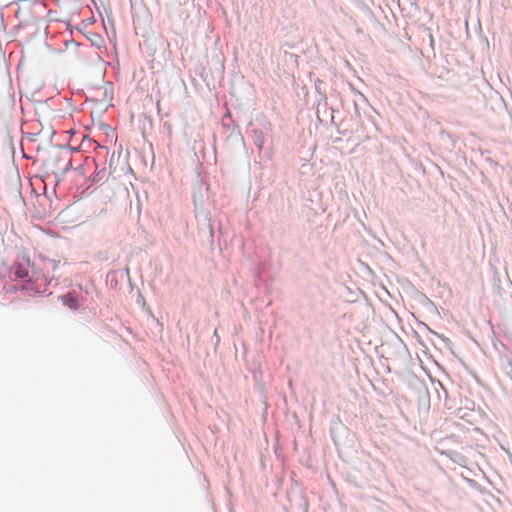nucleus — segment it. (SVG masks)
Listing matches in <instances>:
<instances>
[{
	"mask_svg": "<svg viewBox=\"0 0 512 512\" xmlns=\"http://www.w3.org/2000/svg\"><path fill=\"white\" fill-rule=\"evenodd\" d=\"M50 280L40 273H34L23 285V289L31 293H45L48 290Z\"/></svg>",
	"mask_w": 512,
	"mask_h": 512,
	"instance_id": "obj_1",
	"label": "nucleus"
},
{
	"mask_svg": "<svg viewBox=\"0 0 512 512\" xmlns=\"http://www.w3.org/2000/svg\"><path fill=\"white\" fill-rule=\"evenodd\" d=\"M113 90V84L106 82L103 87L98 88L96 91L98 101L109 104L113 99Z\"/></svg>",
	"mask_w": 512,
	"mask_h": 512,
	"instance_id": "obj_2",
	"label": "nucleus"
},
{
	"mask_svg": "<svg viewBox=\"0 0 512 512\" xmlns=\"http://www.w3.org/2000/svg\"><path fill=\"white\" fill-rule=\"evenodd\" d=\"M63 305L71 310H78L80 308V302L78 297L74 293H68L61 297Z\"/></svg>",
	"mask_w": 512,
	"mask_h": 512,
	"instance_id": "obj_3",
	"label": "nucleus"
},
{
	"mask_svg": "<svg viewBox=\"0 0 512 512\" xmlns=\"http://www.w3.org/2000/svg\"><path fill=\"white\" fill-rule=\"evenodd\" d=\"M10 273H11V277H13L15 279H24V278L29 277L28 269L21 264L13 265Z\"/></svg>",
	"mask_w": 512,
	"mask_h": 512,
	"instance_id": "obj_4",
	"label": "nucleus"
},
{
	"mask_svg": "<svg viewBox=\"0 0 512 512\" xmlns=\"http://www.w3.org/2000/svg\"><path fill=\"white\" fill-rule=\"evenodd\" d=\"M100 128L106 129V128H110V126L107 124H101Z\"/></svg>",
	"mask_w": 512,
	"mask_h": 512,
	"instance_id": "obj_5",
	"label": "nucleus"
},
{
	"mask_svg": "<svg viewBox=\"0 0 512 512\" xmlns=\"http://www.w3.org/2000/svg\"><path fill=\"white\" fill-rule=\"evenodd\" d=\"M67 133L70 135H74L76 133V130H68Z\"/></svg>",
	"mask_w": 512,
	"mask_h": 512,
	"instance_id": "obj_6",
	"label": "nucleus"
},
{
	"mask_svg": "<svg viewBox=\"0 0 512 512\" xmlns=\"http://www.w3.org/2000/svg\"><path fill=\"white\" fill-rule=\"evenodd\" d=\"M372 123H373V125H374L376 128H378V126H379V123H378V122H376L375 120H372Z\"/></svg>",
	"mask_w": 512,
	"mask_h": 512,
	"instance_id": "obj_7",
	"label": "nucleus"
},
{
	"mask_svg": "<svg viewBox=\"0 0 512 512\" xmlns=\"http://www.w3.org/2000/svg\"><path fill=\"white\" fill-rule=\"evenodd\" d=\"M357 94H358V95H359L363 100H365V96H364L362 93L357 92Z\"/></svg>",
	"mask_w": 512,
	"mask_h": 512,
	"instance_id": "obj_8",
	"label": "nucleus"
}]
</instances>
